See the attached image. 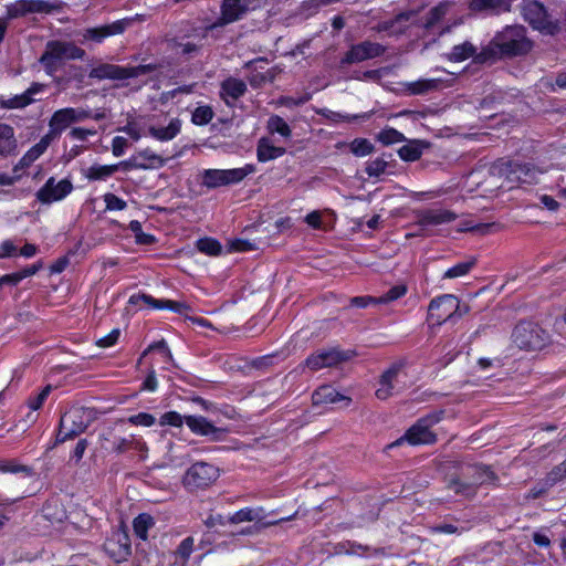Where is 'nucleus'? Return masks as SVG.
<instances>
[{
  "label": "nucleus",
  "mask_w": 566,
  "mask_h": 566,
  "mask_svg": "<svg viewBox=\"0 0 566 566\" xmlns=\"http://www.w3.org/2000/svg\"><path fill=\"white\" fill-rule=\"evenodd\" d=\"M526 33V29L523 25L505 27L480 51L478 56L479 64L528 54L534 43Z\"/></svg>",
  "instance_id": "obj_1"
},
{
  "label": "nucleus",
  "mask_w": 566,
  "mask_h": 566,
  "mask_svg": "<svg viewBox=\"0 0 566 566\" xmlns=\"http://www.w3.org/2000/svg\"><path fill=\"white\" fill-rule=\"evenodd\" d=\"M489 174L494 177L504 178L509 184H536L542 174L530 163H520L500 158L489 167Z\"/></svg>",
  "instance_id": "obj_2"
},
{
  "label": "nucleus",
  "mask_w": 566,
  "mask_h": 566,
  "mask_svg": "<svg viewBox=\"0 0 566 566\" xmlns=\"http://www.w3.org/2000/svg\"><path fill=\"white\" fill-rule=\"evenodd\" d=\"M95 412L92 408L74 406L70 408L60 420L56 443L74 439L83 433L94 421Z\"/></svg>",
  "instance_id": "obj_3"
},
{
  "label": "nucleus",
  "mask_w": 566,
  "mask_h": 566,
  "mask_svg": "<svg viewBox=\"0 0 566 566\" xmlns=\"http://www.w3.org/2000/svg\"><path fill=\"white\" fill-rule=\"evenodd\" d=\"M512 342L520 349L541 350L549 342L548 333L533 322H520L512 332Z\"/></svg>",
  "instance_id": "obj_4"
},
{
  "label": "nucleus",
  "mask_w": 566,
  "mask_h": 566,
  "mask_svg": "<svg viewBox=\"0 0 566 566\" xmlns=\"http://www.w3.org/2000/svg\"><path fill=\"white\" fill-rule=\"evenodd\" d=\"M124 427V420H118L113 426L107 427L101 434V447L107 451L116 454H122L129 449L138 451L146 450V443L135 439L134 436L124 437L122 434V428Z\"/></svg>",
  "instance_id": "obj_5"
},
{
  "label": "nucleus",
  "mask_w": 566,
  "mask_h": 566,
  "mask_svg": "<svg viewBox=\"0 0 566 566\" xmlns=\"http://www.w3.org/2000/svg\"><path fill=\"white\" fill-rule=\"evenodd\" d=\"M443 413L444 412L440 410L420 418L413 426H411L406 431V433L402 437H400L398 440H396L388 447L392 448L396 446H400L403 441H407L412 446L434 443L437 437L430 430V428L442 419Z\"/></svg>",
  "instance_id": "obj_6"
},
{
  "label": "nucleus",
  "mask_w": 566,
  "mask_h": 566,
  "mask_svg": "<svg viewBox=\"0 0 566 566\" xmlns=\"http://www.w3.org/2000/svg\"><path fill=\"white\" fill-rule=\"evenodd\" d=\"M158 70L157 64H140L137 66H120L111 63H101L94 66L90 73V78H96L98 81L102 80H114V81H123L127 78H135L142 75H146L154 71Z\"/></svg>",
  "instance_id": "obj_7"
},
{
  "label": "nucleus",
  "mask_w": 566,
  "mask_h": 566,
  "mask_svg": "<svg viewBox=\"0 0 566 566\" xmlns=\"http://www.w3.org/2000/svg\"><path fill=\"white\" fill-rule=\"evenodd\" d=\"M254 171L255 166L251 164L233 169H206L202 172L201 184L210 189L234 185L241 182L247 176Z\"/></svg>",
  "instance_id": "obj_8"
},
{
  "label": "nucleus",
  "mask_w": 566,
  "mask_h": 566,
  "mask_svg": "<svg viewBox=\"0 0 566 566\" xmlns=\"http://www.w3.org/2000/svg\"><path fill=\"white\" fill-rule=\"evenodd\" d=\"M522 13L525 19L535 30L548 35H555L559 32L557 21H553L545 7L537 1H526L522 8Z\"/></svg>",
  "instance_id": "obj_9"
},
{
  "label": "nucleus",
  "mask_w": 566,
  "mask_h": 566,
  "mask_svg": "<svg viewBox=\"0 0 566 566\" xmlns=\"http://www.w3.org/2000/svg\"><path fill=\"white\" fill-rule=\"evenodd\" d=\"M260 0H222L220 6V17L211 25L222 28L244 18V15L260 7Z\"/></svg>",
  "instance_id": "obj_10"
},
{
  "label": "nucleus",
  "mask_w": 566,
  "mask_h": 566,
  "mask_svg": "<svg viewBox=\"0 0 566 566\" xmlns=\"http://www.w3.org/2000/svg\"><path fill=\"white\" fill-rule=\"evenodd\" d=\"M460 307V302L452 294L438 296L429 303L427 319L434 325H441L451 319Z\"/></svg>",
  "instance_id": "obj_11"
},
{
  "label": "nucleus",
  "mask_w": 566,
  "mask_h": 566,
  "mask_svg": "<svg viewBox=\"0 0 566 566\" xmlns=\"http://www.w3.org/2000/svg\"><path fill=\"white\" fill-rule=\"evenodd\" d=\"M185 423L193 434L203 437L208 442L224 441L229 433L228 428L217 427L203 416H185Z\"/></svg>",
  "instance_id": "obj_12"
},
{
  "label": "nucleus",
  "mask_w": 566,
  "mask_h": 566,
  "mask_svg": "<svg viewBox=\"0 0 566 566\" xmlns=\"http://www.w3.org/2000/svg\"><path fill=\"white\" fill-rule=\"evenodd\" d=\"M92 117L91 112L83 108L66 107L53 113L49 126L50 130L46 133L51 135L54 140L64 129L72 123L82 122Z\"/></svg>",
  "instance_id": "obj_13"
},
{
  "label": "nucleus",
  "mask_w": 566,
  "mask_h": 566,
  "mask_svg": "<svg viewBox=\"0 0 566 566\" xmlns=\"http://www.w3.org/2000/svg\"><path fill=\"white\" fill-rule=\"evenodd\" d=\"M219 478V469L208 462H196L186 472L184 483L191 489L209 486Z\"/></svg>",
  "instance_id": "obj_14"
},
{
  "label": "nucleus",
  "mask_w": 566,
  "mask_h": 566,
  "mask_svg": "<svg viewBox=\"0 0 566 566\" xmlns=\"http://www.w3.org/2000/svg\"><path fill=\"white\" fill-rule=\"evenodd\" d=\"M386 46L373 41H363L354 44L346 52L344 57L340 60L342 65L360 63L366 60H371L381 56L386 52Z\"/></svg>",
  "instance_id": "obj_15"
},
{
  "label": "nucleus",
  "mask_w": 566,
  "mask_h": 566,
  "mask_svg": "<svg viewBox=\"0 0 566 566\" xmlns=\"http://www.w3.org/2000/svg\"><path fill=\"white\" fill-rule=\"evenodd\" d=\"M350 357L352 355L349 352H343L337 348L323 349L310 355L305 359L304 366L316 371L322 368L337 366L338 364L348 360Z\"/></svg>",
  "instance_id": "obj_16"
},
{
  "label": "nucleus",
  "mask_w": 566,
  "mask_h": 566,
  "mask_svg": "<svg viewBox=\"0 0 566 566\" xmlns=\"http://www.w3.org/2000/svg\"><path fill=\"white\" fill-rule=\"evenodd\" d=\"M419 10L410 9L399 12L392 19L381 21L377 24L378 32H388L390 35H400L411 25L418 27Z\"/></svg>",
  "instance_id": "obj_17"
},
{
  "label": "nucleus",
  "mask_w": 566,
  "mask_h": 566,
  "mask_svg": "<svg viewBox=\"0 0 566 566\" xmlns=\"http://www.w3.org/2000/svg\"><path fill=\"white\" fill-rule=\"evenodd\" d=\"M73 190V185L69 179H62L55 182L53 177H50L46 182L38 190L36 199L42 203H52L62 200Z\"/></svg>",
  "instance_id": "obj_18"
},
{
  "label": "nucleus",
  "mask_w": 566,
  "mask_h": 566,
  "mask_svg": "<svg viewBox=\"0 0 566 566\" xmlns=\"http://www.w3.org/2000/svg\"><path fill=\"white\" fill-rule=\"evenodd\" d=\"M140 302L153 308L170 310L179 314H182L186 311L190 310L189 305H187L186 303L171 300H157L154 298L151 295L147 294H134L129 297V304L132 305H138Z\"/></svg>",
  "instance_id": "obj_19"
},
{
  "label": "nucleus",
  "mask_w": 566,
  "mask_h": 566,
  "mask_svg": "<svg viewBox=\"0 0 566 566\" xmlns=\"http://www.w3.org/2000/svg\"><path fill=\"white\" fill-rule=\"evenodd\" d=\"M405 365V360H398L381 374L379 378V388L375 392L378 399L386 400L394 395L395 380Z\"/></svg>",
  "instance_id": "obj_20"
},
{
  "label": "nucleus",
  "mask_w": 566,
  "mask_h": 566,
  "mask_svg": "<svg viewBox=\"0 0 566 566\" xmlns=\"http://www.w3.org/2000/svg\"><path fill=\"white\" fill-rule=\"evenodd\" d=\"M130 25L129 19H122L114 21L109 24H104L96 28L86 29L84 32V39L92 40L95 42H102L105 38L122 34L127 27Z\"/></svg>",
  "instance_id": "obj_21"
},
{
  "label": "nucleus",
  "mask_w": 566,
  "mask_h": 566,
  "mask_svg": "<svg viewBox=\"0 0 566 566\" xmlns=\"http://www.w3.org/2000/svg\"><path fill=\"white\" fill-rule=\"evenodd\" d=\"M104 547L116 563L125 560L130 555V542L124 533L113 535L106 541Z\"/></svg>",
  "instance_id": "obj_22"
},
{
  "label": "nucleus",
  "mask_w": 566,
  "mask_h": 566,
  "mask_svg": "<svg viewBox=\"0 0 566 566\" xmlns=\"http://www.w3.org/2000/svg\"><path fill=\"white\" fill-rule=\"evenodd\" d=\"M247 91L245 82L233 76L227 77L220 84V96L228 106H232Z\"/></svg>",
  "instance_id": "obj_23"
},
{
  "label": "nucleus",
  "mask_w": 566,
  "mask_h": 566,
  "mask_svg": "<svg viewBox=\"0 0 566 566\" xmlns=\"http://www.w3.org/2000/svg\"><path fill=\"white\" fill-rule=\"evenodd\" d=\"M46 50L61 62L64 60H82L85 55L83 49L70 42L52 41L48 43Z\"/></svg>",
  "instance_id": "obj_24"
},
{
  "label": "nucleus",
  "mask_w": 566,
  "mask_h": 566,
  "mask_svg": "<svg viewBox=\"0 0 566 566\" xmlns=\"http://www.w3.org/2000/svg\"><path fill=\"white\" fill-rule=\"evenodd\" d=\"M45 88L44 84L32 83L31 86L22 94L15 95L9 99L0 101V105L3 108H23L36 101L35 95L43 92Z\"/></svg>",
  "instance_id": "obj_25"
},
{
  "label": "nucleus",
  "mask_w": 566,
  "mask_h": 566,
  "mask_svg": "<svg viewBox=\"0 0 566 566\" xmlns=\"http://www.w3.org/2000/svg\"><path fill=\"white\" fill-rule=\"evenodd\" d=\"M465 470V476L471 479V483L474 484V489L476 492L478 489L482 485H497L499 476L488 465H473L468 467Z\"/></svg>",
  "instance_id": "obj_26"
},
{
  "label": "nucleus",
  "mask_w": 566,
  "mask_h": 566,
  "mask_svg": "<svg viewBox=\"0 0 566 566\" xmlns=\"http://www.w3.org/2000/svg\"><path fill=\"white\" fill-rule=\"evenodd\" d=\"M312 401L315 406L344 402V406H349L352 398L339 394L334 387L323 385L318 387L312 395Z\"/></svg>",
  "instance_id": "obj_27"
},
{
  "label": "nucleus",
  "mask_w": 566,
  "mask_h": 566,
  "mask_svg": "<svg viewBox=\"0 0 566 566\" xmlns=\"http://www.w3.org/2000/svg\"><path fill=\"white\" fill-rule=\"evenodd\" d=\"M457 219V214L450 210L444 209H429L418 213L417 224L421 227L426 226H439L443 223H450Z\"/></svg>",
  "instance_id": "obj_28"
},
{
  "label": "nucleus",
  "mask_w": 566,
  "mask_h": 566,
  "mask_svg": "<svg viewBox=\"0 0 566 566\" xmlns=\"http://www.w3.org/2000/svg\"><path fill=\"white\" fill-rule=\"evenodd\" d=\"M467 470H463L460 475L450 476L447 480V489L453 491L457 495H461L465 499H472L476 495L474 484L471 483V479L465 476Z\"/></svg>",
  "instance_id": "obj_29"
},
{
  "label": "nucleus",
  "mask_w": 566,
  "mask_h": 566,
  "mask_svg": "<svg viewBox=\"0 0 566 566\" xmlns=\"http://www.w3.org/2000/svg\"><path fill=\"white\" fill-rule=\"evenodd\" d=\"M430 147V143L422 139L408 140L399 148L398 155L403 161H416L420 159L423 151Z\"/></svg>",
  "instance_id": "obj_30"
},
{
  "label": "nucleus",
  "mask_w": 566,
  "mask_h": 566,
  "mask_svg": "<svg viewBox=\"0 0 566 566\" xmlns=\"http://www.w3.org/2000/svg\"><path fill=\"white\" fill-rule=\"evenodd\" d=\"M18 142L14 129L8 124L0 123V156L9 157L17 154Z\"/></svg>",
  "instance_id": "obj_31"
},
{
  "label": "nucleus",
  "mask_w": 566,
  "mask_h": 566,
  "mask_svg": "<svg viewBox=\"0 0 566 566\" xmlns=\"http://www.w3.org/2000/svg\"><path fill=\"white\" fill-rule=\"evenodd\" d=\"M180 130L181 120L179 118H171L166 127L150 126L148 134L159 142H169L174 139Z\"/></svg>",
  "instance_id": "obj_32"
},
{
  "label": "nucleus",
  "mask_w": 566,
  "mask_h": 566,
  "mask_svg": "<svg viewBox=\"0 0 566 566\" xmlns=\"http://www.w3.org/2000/svg\"><path fill=\"white\" fill-rule=\"evenodd\" d=\"M448 9L449 4L447 2H440L436 7L431 8L426 17H418V27L424 30H430L444 18Z\"/></svg>",
  "instance_id": "obj_33"
},
{
  "label": "nucleus",
  "mask_w": 566,
  "mask_h": 566,
  "mask_svg": "<svg viewBox=\"0 0 566 566\" xmlns=\"http://www.w3.org/2000/svg\"><path fill=\"white\" fill-rule=\"evenodd\" d=\"M285 154V148L276 147L265 137L259 139L256 146V157L261 163L276 159Z\"/></svg>",
  "instance_id": "obj_34"
},
{
  "label": "nucleus",
  "mask_w": 566,
  "mask_h": 566,
  "mask_svg": "<svg viewBox=\"0 0 566 566\" xmlns=\"http://www.w3.org/2000/svg\"><path fill=\"white\" fill-rule=\"evenodd\" d=\"M478 49L474 46L471 42L465 41L461 44L454 45L449 53L448 57L452 62H462L465 61L469 57H473V61L475 63H479L478 56H479Z\"/></svg>",
  "instance_id": "obj_35"
},
{
  "label": "nucleus",
  "mask_w": 566,
  "mask_h": 566,
  "mask_svg": "<svg viewBox=\"0 0 566 566\" xmlns=\"http://www.w3.org/2000/svg\"><path fill=\"white\" fill-rule=\"evenodd\" d=\"M29 13H52L59 12L63 8L60 0H27Z\"/></svg>",
  "instance_id": "obj_36"
},
{
  "label": "nucleus",
  "mask_w": 566,
  "mask_h": 566,
  "mask_svg": "<svg viewBox=\"0 0 566 566\" xmlns=\"http://www.w3.org/2000/svg\"><path fill=\"white\" fill-rule=\"evenodd\" d=\"M134 156L138 163L144 164L145 167H139L144 170L161 168L166 164V159L148 148L136 153Z\"/></svg>",
  "instance_id": "obj_37"
},
{
  "label": "nucleus",
  "mask_w": 566,
  "mask_h": 566,
  "mask_svg": "<svg viewBox=\"0 0 566 566\" xmlns=\"http://www.w3.org/2000/svg\"><path fill=\"white\" fill-rule=\"evenodd\" d=\"M512 0H472L470 8L473 11H484V10H492V11H509L510 10V2Z\"/></svg>",
  "instance_id": "obj_38"
},
{
  "label": "nucleus",
  "mask_w": 566,
  "mask_h": 566,
  "mask_svg": "<svg viewBox=\"0 0 566 566\" xmlns=\"http://www.w3.org/2000/svg\"><path fill=\"white\" fill-rule=\"evenodd\" d=\"M268 60L263 57L254 59L244 64V69L253 70L252 74L248 77L250 85L253 88L261 87L264 83L268 82V74L258 70L259 63H266Z\"/></svg>",
  "instance_id": "obj_39"
},
{
  "label": "nucleus",
  "mask_w": 566,
  "mask_h": 566,
  "mask_svg": "<svg viewBox=\"0 0 566 566\" xmlns=\"http://www.w3.org/2000/svg\"><path fill=\"white\" fill-rule=\"evenodd\" d=\"M476 258L470 256L465 261L459 262L452 268L448 269L444 274L443 279H457L464 276L470 273V271L476 265Z\"/></svg>",
  "instance_id": "obj_40"
},
{
  "label": "nucleus",
  "mask_w": 566,
  "mask_h": 566,
  "mask_svg": "<svg viewBox=\"0 0 566 566\" xmlns=\"http://www.w3.org/2000/svg\"><path fill=\"white\" fill-rule=\"evenodd\" d=\"M155 525L154 517L149 514L143 513L135 517L133 527L136 536L143 541L148 537V530Z\"/></svg>",
  "instance_id": "obj_41"
},
{
  "label": "nucleus",
  "mask_w": 566,
  "mask_h": 566,
  "mask_svg": "<svg viewBox=\"0 0 566 566\" xmlns=\"http://www.w3.org/2000/svg\"><path fill=\"white\" fill-rule=\"evenodd\" d=\"M116 172V166L113 165H93L84 171V176L92 181L105 180Z\"/></svg>",
  "instance_id": "obj_42"
},
{
  "label": "nucleus",
  "mask_w": 566,
  "mask_h": 566,
  "mask_svg": "<svg viewBox=\"0 0 566 566\" xmlns=\"http://www.w3.org/2000/svg\"><path fill=\"white\" fill-rule=\"evenodd\" d=\"M263 517V510L245 507L229 517V522L232 524H239L242 522L260 521Z\"/></svg>",
  "instance_id": "obj_43"
},
{
  "label": "nucleus",
  "mask_w": 566,
  "mask_h": 566,
  "mask_svg": "<svg viewBox=\"0 0 566 566\" xmlns=\"http://www.w3.org/2000/svg\"><path fill=\"white\" fill-rule=\"evenodd\" d=\"M318 114H321L322 116H324L326 119L333 122V123H338V122H354V120H357V119H368L370 118L371 116V113H363V114H357V115H348V114H342V113H338V112H333L331 109H322L318 112Z\"/></svg>",
  "instance_id": "obj_44"
},
{
  "label": "nucleus",
  "mask_w": 566,
  "mask_h": 566,
  "mask_svg": "<svg viewBox=\"0 0 566 566\" xmlns=\"http://www.w3.org/2000/svg\"><path fill=\"white\" fill-rule=\"evenodd\" d=\"M440 85V80H418L408 84V91L412 95H422L430 91L437 90Z\"/></svg>",
  "instance_id": "obj_45"
},
{
  "label": "nucleus",
  "mask_w": 566,
  "mask_h": 566,
  "mask_svg": "<svg viewBox=\"0 0 566 566\" xmlns=\"http://www.w3.org/2000/svg\"><path fill=\"white\" fill-rule=\"evenodd\" d=\"M377 140L385 146L394 145L397 143L406 142V137L402 133L398 132L392 127H386L377 135Z\"/></svg>",
  "instance_id": "obj_46"
},
{
  "label": "nucleus",
  "mask_w": 566,
  "mask_h": 566,
  "mask_svg": "<svg viewBox=\"0 0 566 566\" xmlns=\"http://www.w3.org/2000/svg\"><path fill=\"white\" fill-rule=\"evenodd\" d=\"M52 142L53 139L51 138V135L45 134L39 140V143H36L24 154L25 159H28L29 163L32 164L48 149Z\"/></svg>",
  "instance_id": "obj_47"
},
{
  "label": "nucleus",
  "mask_w": 566,
  "mask_h": 566,
  "mask_svg": "<svg viewBox=\"0 0 566 566\" xmlns=\"http://www.w3.org/2000/svg\"><path fill=\"white\" fill-rule=\"evenodd\" d=\"M52 142L53 139L51 138V135L45 134L39 140V143H36L24 154L25 159H28L29 163L32 164L48 149Z\"/></svg>",
  "instance_id": "obj_48"
},
{
  "label": "nucleus",
  "mask_w": 566,
  "mask_h": 566,
  "mask_svg": "<svg viewBox=\"0 0 566 566\" xmlns=\"http://www.w3.org/2000/svg\"><path fill=\"white\" fill-rule=\"evenodd\" d=\"M52 142L53 139L51 138V135L45 134L39 140V143H36L24 154L25 159H28L29 163L32 164L48 149Z\"/></svg>",
  "instance_id": "obj_49"
},
{
  "label": "nucleus",
  "mask_w": 566,
  "mask_h": 566,
  "mask_svg": "<svg viewBox=\"0 0 566 566\" xmlns=\"http://www.w3.org/2000/svg\"><path fill=\"white\" fill-rule=\"evenodd\" d=\"M196 247L200 252L211 256L220 254L222 250L220 242L212 238L199 239Z\"/></svg>",
  "instance_id": "obj_50"
},
{
  "label": "nucleus",
  "mask_w": 566,
  "mask_h": 566,
  "mask_svg": "<svg viewBox=\"0 0 566 566\" xmlns=\"http://www.w3.org/2000/svg\"><path fill=\"white\" fill-rule=\"evenodd\" d=\"M268 128L271 133H277L285 138L290 137L292 134L287 123L277 115H273L269 118Z\"/></svg>",
  "instance_id": "obj_51"
},
{
  "label": "nucleus",
  "mask_w": 566,
  "mask_h": 566,
  "mask_svg": "<svg viewBox=\"0 0 566 566\" xmlns=\"http://www.w3.org/2000/svg\"><path fill=\"white\" fill-rule=\"evenodd\" d=\"M213 115L214 113L210 106H199L192 112L191 122L195 125L203 126L212 120Z\"/></svg>",
  "instance_id": "obj_52"
},
{
  "label": "nucleus",
  "mask_w": 566,
  "mask_h": 566,
  "mask_svg": "<svg viewBox=\"0 0 566 566\" xmlns=\"http://www.w3.org/2000/svg\"><path fill=\"white\" fill-rule=\"evenodd\" d=\"M374 145L366 138H355L350 143V151L357 157H364L374 151Z\"/></svg>",
  "instance_id": "obj_53"
},
{
  "label": "nucleus",
  "mask_w": 566,
  "mask_h": 566,
  "mask_svg": "<svg viewBox=\"0 0 566 566\" xmlns=\"http://www.w3.org/2000/svg\"><path fill=\"white\" fill-rule=\"evenodd\" d=\"M193 545H195L193 537L188 536L185 539H182L181 543L176 548L175 555L177 558L180 559L182 565H185L188 562L191 553L193 552Z\"/></svg>",
  "instance_id": "obj_54"
},
{
  "label": "nucleus",
  "mask_w": 566,
  "mask_h": 566,
  "mask_svg": "<svg viewBox=\"0 0 566 566\" xmlns=\"http://www.w3.org/2000/svg\"><path fill=\"white\" fill-rule=\"evenodd\" d=\"M407 293V285L406 284H397L392 287H390L385 294L377 297V301L379 304H387L390 302H394L402 296H405Z\"/></svg>",
  "instance_id": "obj_55"
},
{
  "label": "nucleus",
  "mask_w": 566,
  "mask_h": 566,
  "mask_svg": "<svg viewBox=\"0 0 566 566\" xmlns=\"http://www.w3.org/2000/svg\"><path fill=\"white\" fill-rule=\"evenodd\" d=\"M566 479V459L554 467L545 478V484L553 488L556 483Z\"/></svg>",
  "instance_id": "obj_56"
},
{
  "label": "nucleus",
  "mask_w": 566,
  "mask_h": 566,
  "mask_svg": "<svg viewBox=\"0 0 566 566\" xmlns=\"http://www.w3.org/2000/svg\"><path fill=\"white\" fill-rule=\"evenodd\" d=\"M387 166L388 163L384 158H376L367 163L365 171L369 177H379L386 171Z\"/></svg>",
  "instance_id": "obj_57"
},
{
  "label": "nucleus",
  "mask_w": 566,
  "mask_h": 566,
  "mask_svg": "<svg viewBox=\"0 0 566 566\" xmlns=\"http://www.w3.org/2000/svg\"><path fill=\"white\" fill-rule=\"evenodd\" d=\"M40 63L44 66L49 74L56 72L63 64L57 57L53 56L50 51L45 52L40 57Z\"/></svg>",
  "instance_id": "obj_58"
},
{
  "label": "nucleus",
  "mask_w": 566,
  "mask_h": 566,
  "mask_svg": "<svg viewBox=\"0 0 566 566\" xmlns=\"http://www.w3.org/2000/svg\"><path fill=\"white\" fill-rule=\"evenodd\" d=\"M29 14L27 0H18L7 6V19H15Z\"/></svg>",
  "instance_id": "obj_59"
},
{
  "label": "nucleus",
  "mask_w": 566,
  "mask_h": 566,
  "mask_svg": "<svg viewBox=\"0 0 566 566\" xmlns=\"http://www.w3.org/2000/svg\"><path fill=\"white\" fill-rule=\"evenodd\" d=\"M185 422V417H182L177 411H168L164 413L159 419L160 426H172V427H181Z\"/></svg>",
  "instance_id": "obj_60"
},
{
  "label": "nucleus",
  "mask_w": 566,
  "mask_h": 566,
  "mask_svg": "<svg viewBox=\"0 0 566 566\" xmlns=\"http://www.w3.org/2000/svg\"><path fill=\"white\" fill-rule=\"evenodd\" d=\"M51 390H52V386L48 385L38 395H35L34 397H30L28 399V406L30 407V409H32V410L40 409L42 407V405L44 403V401L46 400L48 396L50 395Z\"/></svg>",
  "instance_id": "obj_61"
},
{
  "label": "nucleus",
  "mask_w": 566,
  "mask_h": 566,
  "mask_svg": "<svg viewBox=\"0 0 566 566\" xmlns=\"http://www.w3.org/2000/svg\"><path fill=\"white\" fill-rule=\"evenodd\" d=\"M176 46L179 49L178 53L186 56L187 59L195 57L201 50V45L192 42L176 43Z\"/></svg>",
  "instance_id": "obj_62"
},
{
  "label": "nucleus",
  "mask_w": 566,
  "mask_h": 566,
  "mask_svg": "<svg viewBox=\"0 0 566 566\" xmlns=\"http://www.w3.org/2000/svg\"><path fill=\"white\" fill-rule=\"evenodd\" d=\"M128 421L135 426L150 427L156 422V419L150 413L139 412L137 415L130 416Z\"/></svg>",
  "instance_id": "obj_63"
},
{
  "label": "nucleus",
  "mask_w": 566,
  "mask_h": 566,
  "mask_svg": "<svg viewBox=\"0 0 566 566\" xmlns=\"http://www.w3.org/2000/svg\"><path fill=\"white\" fill-rule=\"evenodd\" d=\"M104 201L107 210H124L127 206L126 201L114 193H106Z\"/></svg>",
  "instance_id": "obj_64"
}]
</instances>
